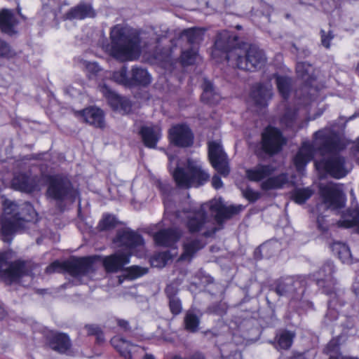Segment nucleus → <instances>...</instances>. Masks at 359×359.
Here are the masks:
<instances>
[{
    "label": "nucleus",
    "instance_id": "obj_1",
    "mask_svg": "<svg viewBox=\"0 0 359 359\" xmlns=\"http://www.w3.org/2000/svg\"><path fill=\"white\" fill-rule=\"evenodd\" d=\"M312 144L304 142L294 158V164L299 172H302L306 164L313 158L315 149L322 155L331 154L327 160L315 162L316 169L324 170L335 178L346 175L344 158L338 155V151L344 149L339 135L330 128H324L314 133Z\"/></svg>",
    "mask_w": 359,
    "mask_h": 359
},
{
    "label": "nucleus",
    "instance_id": "obj_2",
    "mask_svg": "<svg viewBox=\"0 0 359 359\" xmlns=\"http://www.w3.org/2000/svg\"><path fill=\"white\" fill-rule=\"evenodd\" d=\"M230 39L229 33L224 31L219 33L215 41L217 48L226 52V59L233 62L237 68L249 72H256L262 69L267 62L264 51L255 45L245 47H234L229 50L226 40Z\"/></svg>",
    "mask_w": 359,
    "mask_h": 359
},
{
    "label": "nucleus",
    "instance_id": "obj_3",
    "mask_svg": "<svg viewBox=\"0 0 359 359\" xmlns=\"http://www.w3.org/2000/svg\"><path fill=\"white\" fill-rule=\"evenodd\" d=\"M36 215L32 205L28 202L18 205L13 201L5 199L1 217L2 240L11 242L13 236L27 227L28 222Z\"/></svg>",
    "mask_w": 359,
    "mask_h": 359
},
{
    "label": "nucleus",
    "instance_id": "obj_4",
    "mask_svg": "<svg viewBox=\"0 0 359 359\" xmlns=\"http://www.w3.org/2000/svg\"><path fill=\"white\" fill-rule=\"evenodd\" d=\"M110 54L118 60H133L140 55V39L129 29L115 25L110 32Z\"/></svg>",
    "mask_w": 359,
    "mask_h": 359
},
{
    "label": "nucleus",
    "instance_id": "obj_5",
    "mask_svg": "<svg viewBox=\"0 0 359 359\" xmlns=\"http://www.w3.org/2000/svg\"><path fill=\"white\" fill-rule=\"evenodd\" d=\"M170 169L171 165L175 163L176 167L171 171L176 184L180 188L189 189L191 187H199L209 181L210 175L203 168L199 161L187 159V170L180 166L176 156L169 155Z\"/></svg>",
    "mask_w": 359,
    "mask_h": 359
},
{
    "label": "nucleus",
    "instance_id": "obj_6",
    "mask_svg": "<svg viewBox=\"0 0 359 359\" xmlns=\"http://www.w3.org/2000/svg\"><path fill=\"white\" fill-rule=\"evenodd\" d=\"M208 209V203H203L198 210H184L175 212V217L181 219L189 232L196 233L201 232L205 237L215 234L217 229L210 226L206 210Z\"/></svg>",
    "mask_w": 359,
    "mask_h": 359
},
{
    "label": "nucleus",
    "instance_id": "obj_7",
    "mask_svg": "<svg viewBox=\"0 0 359 359\" xmlns=\"http://www.w3.org/2000/svg\"><path fill=\"white\" fill-rule=\"evenodd\" d=\"M41 183L46 186L45 196L48 200L63 202L74 198L75 190L68 177L60 175H45Z\"/></svg>",
    "mask_w": 359,
    "mask_h": 359
},
{
    "label": "nucleus",
    "instance_id": "obj_8",
    "mask_svg": "<svg viewBox=\"0 0 359 359\" xmlns=\"http://www.w3.org/2000/svg\"><path fill=\"white\" fill-rule=\"evenodd\" d=\"M93 269V259L82 257L60 262L55 261L46 269V273L55 272H67L74 278H79Z\"/></svg>",
    "mask_w": 359,
    "mask_h": 359
},
{
    "label": "nucleus",
    "instance_id": "obj_9",
    "mask_svg": "<svg viewBox=\"0 0 359 359\" xmlns=\"http://www.w3.org/2000/svg\"><path fill=\"white\" fill-rule=\"evenodd\" d=\"M320 194L323 203L318 205V208L337 210L342 208L345 204V196L339 187L332 182L320 185Z\"/></svg>",
    "mask_w": 359,
    "mask_h": 359
},
{
    "label": "nucleus",
    "instance_id": "obj_10",
    "mask_svg": "<svg viewBox=\"0 0 359 359\" xmlns=\"http://www.w3.org/2000/svg\"><path fill=\"white\" fill-rule=\"evenodd\" d=\"M27 262L16 261L8 264L4 255L0 253V278L7 283L17 282L19 279L29 275L30 271Z\"/></svg>",
    "mask_w": 359,
    "mask_h": 359
},
{
    "label": "nucleus",
    "instance_id": "obj_11",
    "mask_svg": "<svg viewBox=\"0 0 359 359\" xmlns=\"http://www.w3.org/2000/svg\"><path fill=\"white\" fill-rule=\"evenodd\" d=\"M287 140L276 128L269 126L262 135V147L269 154L273 155L282 150Z\"/></svg>",
    "mask_w": 359,
    "mask_h": 359
},
{
    "label": "nucleus",
    "instance_id": "obj_12",
    "mask_svg": "<svg viewBox=\"0 0 359 359\" xmlns=\"http://www.w3.org/2000/svg\"><path fill=\"white\" fill-rule=\"evenodd\" d=\"M208 158L212 166L222 175L227 176L230 168L226 153L220 142L212 141L208 143Z\"/></svg>",
    "mask_w": 359,
    "mask_h": 359
},
{
    "label": "nucleus",
    "instance_id": "obj_13",
    "mask_svg": "<svg viewBox=\"0 0 359 359\" xmlns=\"http://www.w3.org/2000/svg\"><path fill=\"white\" fill-rule=\"evenodd\" d=\"M208 209L215 214V219L222 222L240 213L244 208L241 205L226 206L221 198H214L208 202Z\"/></svg>",
    "mask_w": 359,
    "mask_h": 359
},
{
    "label": "nucleus",
    "instance_id": "obj_14",
    "mask_svg": "<svg viewBox=\"0 0 359 359\" xmlns=\"http://www.w3.org/2000/svg\"><path fill=\"white\" fill-rule=\"evenodd\" d=\"M111 343L126 359H142L145 353L144 348L120 337L112 338Z\"/></svg>",
    "mask_w": 359,
    "mask_h": 359
},
{
    "label": "nucleus",
    "instance_id": "obj_15",
    "mask_svg": "<svg viewBox=\"0 0 359 359\" xmlns=\"http://www.w3.org/2000/svg\"><path fill=\"white\" fill-rule=\"evenodd\" d=\"M114 243L117 247L124 248L123 252H130L131 254L134 248L142 246L144 243L140 234L129 229L119 231L114 239Z\"/></svg>",
    "mask_w": 359,
    "mask_h": 359
},
{
    "label": "nucleus",
    "instance_id": "obj_16",
    "mask_svg": "<svg viewBox=\"0 0 359 359\" xmlns=\"http://www.w3.org/2000/svg\"><path fill=\"white\" fill-rule=\"evenodd\" d=\"M41 177L30 176L20 173L16 175L12 180V186L16 189L26 193H32L41 190Z\"/></svg>",
    "mask_w": 359,
    "mask_h": 359
},
{
    "label": "nucleus",
    "instance_id": "obj_17",
    "mask_svg": "<svg viewBox=\"0 0 359 359\" xmlns=\"http://www.w3.org/2000/svg\"><path fill=\"white\" fill-rule=\"evenodd\" d=\"M170 140L175 145L188 147L193 144L194 135L190 128L184 124L173 126L169 131Z\"/></svg>",
    "mask_w": 359,
    "mask_h": 359
},
{
    "label": "nucleus",
    "instance_id": "obj_18",
    "mask_svg": "<svg viewBox=\"0 0 359 359\" xmlns=\"http://www.w3.org/2000/svg\"><path fill=\"white\" fill-rule=\"evenodd\" d=\"M130 257L131 253L130 252L118 250L115 253L104 258V267L109 273L122 271L124 266L130 262Z\"/></svg>",
    "mask_w": 359,
    "mask_h": 359
},
{
    "label": "nucleus",
    "instance_id": "obj_19",
    "mask_svg": "<svg viewBox=\"0 0 359 359\" xmlns=\"http://www.w3.org/2000/svg\"><path fill=\"white\" fill-rule=\"evenodd\" d=\"M46 339L48 346L60 353H66L72 347L69 337L65 333L50 331L46 334Z\"/></svg>",
    "mask_w": 359,
    "mask_h": 359
},
{
    "label": "nucleus",
    "instance_id": "obj_20",
    "mask_svg": "<svg viewBox=\"0 0 359 359\" xmlns=\"http://www.w3.org/2000/svg\"><path fill=\"white\" fill-rule=\"evenodd\" d=\"M334 272V266L332 262L326 263L320 269V273L322 276H325V279H322L318 281L320 286L323 287V292L329 295L330 297L335 299L337 297L335 285L336 280L332 277Z\"/></svg>",
    "mask_w": 359,
    "mask_h": 359
},
{
    "label": "nucleus",
    "instance_id": "obj_21",
    "mask_svg": "<svg viewBox=\"0 0 359 359\" xmlns=\"http://www.w3.org/2000/svg\"><path fill=\"white\" fill-rule=\"evenodd\" d=\"M182 231L178 229H167L154 234V240L157 245L172 248L179 241Z\"/></svg>",
    "mask_w": 359,
    "mask_h": 359
},
{
    "label": "nucleus",
    "instance_id": "obj_22",
    "mask_svg": "<svg viewBox=\"0 0 359 359\" xmlns=\"http://www.w3.org/2000/svg\"><path fill=\"white\" fill-rule=\"evenodd\" d=\"M19 21L13 12L9 9H2L0 11V30L2 33L10 36L18 34Z\"/></svg>",
    "mask_w": 359,
    "mask_h": 359
},
{
    "label": "nucleus",
    "instance_id": "obj_23",
    "mask_svg": "<svg viewBox=\"0 0 359 359\" xmlns=\"http://www.w3.org/2000/svg\"><path fill=\"white\" fill-rule=\"evenodd\" d=\"M205 244L198 238L187 237L182 242V253L179 257V261L190 262L196 253L203 249Z\"/></svg>",
    "mask_w": 359,
    "mask_h": 359
},
{
    "label": "nucleus",
    "instance_id": "obj_24",
    "mask_svg": "<svg viewBox=\"0 0 359 359\" xmlns=\"http://www.w3.org/2000/svg\"><path fill=\"white\" fill-rule=\"evenodd\" d=\"M300 286V281L295 277L287 276L278 280L275 291L279 296L291 295L293 297Z\"/></svg>",
    "mask_w": 359,
    "mask_h": 359
},
{
    "label": "nucleus",
    "instance_id": "obj_25",
    "mask_svg": "<svg viewBox=\"0 0 359 359\" xmlns=\"http://www.w3.org/2000/svg\"><path fill=\"white\" fill-rule=\"evenodd\" d=\"M79 114L89 124L100 128L104 127V113L100 109L90 107L79 111Z\"/></svg>",
    "mask_w": 359,
    "mask_h": 359
},
{
    "label": "nucleus",
    "instance_id": "obj_26",
    "mask_svg": "<svg viewBox=\"0 0 359 359\" xmlns=\"http://www.w3.org/2000/svg\"><path fill=\"white\" fill-rule=\"evenodd\" d=\"M144 145L149 148H155L161 137V130L158 126H145L140 131Z\"/></svg>",
    "mask_w": 359,
    "mask_h": 359
},
{
    "label": "nucleus",
    "instance_id": "obj_27",
    "mask_svg": "<svg viewBox=\"0 0 359 359\" xmlns=\"http://www.w3.org/2000/svg\"><path fill=\"white\" fill-rule=\"evenodd\" d=\"M95 13L90 4H80L74 8H72L65 15L66 20H83L86 18H93Z\"/></svg>",
    "mask_w": 359,
    "mask_h": 359
},
{
    "label": "nucleus",
    "instance_id": "obj_28",
    "mask_svg": "<svg viewBox=\"0 0 359 359\" xmlns=\"http://www.w3.org/2000/svg\"><path fill=\"white\" fill-rule=\"evenodd\" d=\"M271 88L262 84H256L252 87L250 97L257 106L265 107L267 101L271 98Z\"/></svg>",
    "mask_w": 359,
    "mask_h": 359
},
{
    "label": "nucleus",
    "instance_id": "obj_29",
    "mask_svg": "<svg viewBox=\"0 0 359 359\" xmlns=\"http://www.w3.org/2000/svg\"><path fill=\"white\" fill-rule=\"evenodd\" d=\"M274 171V168L271 165H258L253 168L248 169L246 175L251 181L259 182L269 177Z\"/></svg>",
    "mask_w": 359,
    "mask_h": 359
},
{
    "label": "nucleus",
    "instance_id": "obj_30",
    "mask_svg": "<svg viewBox=\"0 0 359 359\" xmlns=\"http://www.w3.org/2000/svg\"><path fill=\"white\" fill-rule=\"evenodd\" d=\"M289 182L288 175L286 173H281L273 177H268L261 183V189L264 191L282 189Z\"/></svg>",
    "mask_w": 359,
    "mask_h": 359
},
{
    "label": "nucleus",
    "instance_id": "obj_31",
    "mask_svg": "<svg viewBox=\"0 0 359 359\" xmlns=\"http://www.w3.org/2000/svg\"><path fill=\"white\" fill-rule=\"evenodd\" d=\"M337 225L346 229L358 226L359 230V209L347 210L343 212L341 218L337 222Z\"/></svg>",
    "mask_w": 359,
    "mask_h": 359
},
{
    "label": "nucleus",
    "instance_id": "obj_32",
    "mask_svg": "<svg viewBox=\"0 0 359 359\" xmlns=\"http://www.w3.org/2000/svg\"><path fill=\"white\" fill-rule=\"evenodd\" d=\"M132 86H147L151 83V76L147 69L140 67L132 69V77L130 78Z\"/></svg>",
    "mask_w": 359,
    "mask_h": 359
},
{
    "label": "nucleus",
    "instance_id": "obj_33",
    "mask_svg": "<svg viewBox=\"0 0 359 359\" xmlns=\"http://www.w3.org/2000/svg\"><path fill=\"white\" fill-rule=\"evenodd\" d=\"M295 337V333L290 331L285 330L277 334L276 337V348L280 350H287L289 349L293 343V340Z\"/></svg>",
    "mask_w": 359,
    "mask_h": 359
},
{
    "label": "nucleus",
    "instance_id": "obj_34",
    "mask_svg": "<svg viewBox=\"0 0 359 359\" xmlns=\"http://www.w3.org/2000/svg\"><path fill=\"white\" fill-rule=\"evenodd\" d=\"M203 92L201 95V99L203 102L212 104L218 102L219 100V96L215 93L212 83L204 79L203 84Z\"/></svg>",
    "mask_w": 359,
    "mask_h": 359
},
{
    "label": "nucleus",
    "instance_id": "obj_35",
    "mask_svg": "<svg viewBox=\"0 0 359 359\" xmlns=\"http://www.w3.org/2000/svg\"><path fill=\"white\" fill-rule=\"evenodd\" d=\"M205 29L202 28H191L184 30L182 36H184L187 41L191 44H198L203 40Z\"/></svg>",
    "mask_w": 359,
    "mask_h": 359
},
{
    "label": "nucleus",
    "instance_id": "obj_36",
    "mask_svg": "<svg viewBox=\"0 0 359 359\" xmlns=\"http://www.w3.org/2000/svg\"><path fill=\"white\" fill-rule=\"evenodd\" d=\"M200 317L191 311H188L184 318L185 329L190 332H196L198 330Z\"/></svg>",
    "mask_w": 359,
    "mask_h": 359
},
{
    "label": "nucleus",
    "instance_id": "obj_37",
    "mask_svg": "<svg viewBox=\"0 0 359 359\" xmlns=\"http://www.w3.org/2000/svg\"><path fill=\"white\" fill-rule=\"evenodd\" d=\"M110 105L115 111H118L123 114L130 113L132 109L130 101L119 95L113 100Z\"/></svg>",
    "mask_w": 359,
    "mask_h": 359
},
{
    "label": "nucleus",
    "instance_id": "obj_38",
    "mask_svg": "<svg viewBox=\"0 0 359 359\" xmlns=\"http://www.w3.org/2000/svg\"><path fill=\"white\" fill-rule=\"evenodd\" d=\"M276 84L279 93L286 99L290 93L291 87V80L286 76H278L276 77Z\"/></svg>",
    "mask_w": 359,
    "mask_h": 359
},
{
    "label": "nucleus",
    "instance_id": "obj_39",
    "mask_svg": "<svg viewBox=\"0 0 359 359\" xmlns=\"http://www.w3.org/2000/svg\"><path fill=\"white\" fill-rule=\"evenodd\" d=\"M296 71L299 76L306 81L313 79L312 66L307 62H298L296 66Z\"/></svg>",
    "mask_w": 359,
    "mask_h": 359
},
{
    "label": "nucleus",
    "instance_id": "obj_40",
    "mask_svg": "<svg viewBox=\"0 0 359 359\" xmlns=\"http://www.w3.org/2000/svg\"><path fill=\"white\" fill-rule=\"evenodd\" d=\"M127 68L126 67H123L118 71H116L113 73L112 79L116 83L122 84L126 86H131L132 81L130 78L128 77L127 75Z\"/></svg>",
    "mask_w": 359,
    "mask_h": 359
},
{
    "label": "nucleus",
    "instance_id": "obj_41",
    "mask_svg": "<svg viewBox=\"0 0 359 359\" xmlns=\"http://www.w3.org/2000/svg\"><path fill=\"white\" fill-rule=\"evenodd\" d=\"M279 250V244L276 241H268L259 248L264 257H270Z\"/></svg>",
    "mask_w": 359,
    "mask_h": 359
},
{
    "label": "nucleus",
    "instance_id": "obj_42",
    "mask_svg": "<svg viewBox=\"0 0 359 359\" xmlns=\"http://www.w3.org/2000/svg\"><path fill=\"white\" fill-rule=\"evenodd\" d=\"M171 259L168 252H161L155 255L151 258V264L157 268L164 267L168 262Z\"/></svg>",
    "mask_w": 359,
    "mask_h": 359
},
{
    "label": "nucleus",
    "instance_id": "obj_43",
    "mask_svg": "<svg viewBox=\"0 0 359 359\" xmlns=\"http://www.w3.org/2000/svg\"><path fill=\"white\" fill-rule=\"evenodd\" d=\"M312 194L313 191L309 188L297 189L294 191L292 198L297 203L302 204L304 203Z\"/></svg>",
    "mask_w": 359,
    "mask_h": 359
},
{
    "label": "nucleus",
    "instance_id": "obj_44",
    "mask_svg": "<svg viewBox=\"0 0 359 359\" xmlns=\"http://www.w3.org/2000/svg\"><path fill=\"white\" fill-rule=\"evenodd\" d=\"M16 55V52L8 43L0 38V57L12 58Z\"/></svg>",
    "mask_w": 359,
    "mask_h": 359
},
{
    "label": "nucleus",
    "instance_id": "obj_45",
    "mask_svg": "<svg viewBox=\"0 0 359 359\" xmlns=\"http://www.w3.org/2000/svg\"><path fill=\"white\" fill-rule=\"evenodd\" d=\"M117 224L115 217L112 215L104 216L100 222L98 228L100 231H106L114 228Z\"/></svg>",
    "mask_w": 359,
    "mask_h": 359
},
{
    "label": "nucleus",
    "instance_id": "obj_46",
    "mask_svg": "<svg viewBox=\"0 0 359 359\" xmlns=\"http://www.w3.org/2000/svg\"><path fill=\"white\" fill-rule=\"evenodd\" d=\"M336 248L339 250L338 256L339 258L344 263H348L351 261V255L349 248L343 244L337 243L336 244Z\"/></svg>",
    "mask_w": 359,
    "mask_h": 359
},
{
    "label": "nucleus",
    "instance_id": "obj_47",
    "mask_svg": "<svg viewBox=\"0 0 359 359\" xmlns=\"http://www.w3.org/2000/svg\"><path fill=\"white\" fill-rule=\"evenodd\" d=\"M198 56V51L195 49H191L182 52L181 59L183 65H190L194 63Z\"/></svg>",
    "mask_w": 359,
    "mask_h": 359
},
{
    "label": "nucleus",
    "instance_id": "obj_48",
    "mask_svg": "<svg viewBox=\"0 0 359 359\" xmlns=\"http://www.w3.org/2000/svg\"><path fill=\"white\" fill-rule=\"evenodd\" d=\"M127 276L130 279L137 278L148 272V269L140 267L138 266H133L127 269Z\"/></svg>",
    "mask_w": 359,
    "mask_h": 359
},
{
    "label": "nucleus",
    "instance_id": "obj_49",
    "mask_svg": "<svg viewBox=\"0 0 359 359\" xmlns=\"http://www.w3.org/2000/svg\"><path fill=\"white\" fill-rule=\"evenodd\" d=\"M99 89L100 92L104 95V96L107 99L109 104H111V102H113V100L118 97V95L111 90L106 84L100 85Z\"/></svg>",
    "mask_w": 359,
    "mask_h": 359
},
{
    "label": "nucleus",
    "instance_id": "obj_50",
    "mask_svg": "<svg viewBox=\"0 0 359 359\" xmlns=\"http://www.w3.org/2000/svg\"><path fill=\"white\" fill-rule=\"evenodd\" d=\"M320 36H321V44L327 49L330 48L331 46V41L334 39V35L332 31L330 30L328 32H325L323 29L320 30Z\"/></svg>",
    "mask_w": 359,
    "mask_h": 359
},
{
    "label": "nucleus",
    "instance_id": "obj_51",
    "mask_svg": "<svg viewBox=\"0 0 359 359\" xmlns=\"http://www.w3.org/2000/svg\"><path fill=\"white\" fill-rule=\"evenodd\" d=\"M169 308L170 312L176 316L180 314L182 311V306L180 299L177 297L169 299Z\"/></svg>",
    "mask_w": 359,
    "mask_h": 359
},
{
    "label": "nucleus",
    "instance_id": "obj_52",
    "mask_svg": "<svg viewBox=\"0 0 359 359\" xmlns=\"http://www.w3.org/2000/svg\"><path fill=\"white\" fill-rule=\"evenodd\" d=\"M243 196L249 201L255 202L259 198L260 195L258 192L255 191L250 188H246L243 190Z\"/></svg>",
    "mask_w": 359,
    "mask_h": 359
},
{
    "label": "nucleus",
    "instance_id": "obj_53",
    "mask_svg": "<svg viewBox=\"0 0 359 359\" xmlns=\"http://www.w3.org/2000/svg\"><path fill=\"white\" fill-rule=\"evenodd\" d=\"M80 63L90 72L97 73L100 71V67L96 62H90L81 59Z\"/></svg>",
    "mask_w": 359,
    "mask_h": 359
},
{
    "label": "nucleus",
    "instance_id": "obj_54",
    "mask_svg": "<svg viewBox=\"0 0 359 359\" xmlns=\"http://www.w3.org/2000/svg\"><path fill=\"white\" fill-rule=\"evenodd\" d=\"M165 293L168 300L177 298L178 288L172 284L168 285L165 289Z\"/></svg>",
    "mask_w": 359,
    "mask_h": 359
},
{
    "label": "nucleus",
    "instance_id": "obj_55",
    "mask_svg": "<svg viewBox=\"0 0 359 359\" xmlns=\"http://www.w3.org/2000/svg\"><path fill=\"white\" fill-rule=\"evenodd\" d=\"M318 228L323 233L326 232L329 229V224H327L324 216L319 215L317 218Z\"/></svg>",
    "mask_w": 359,
    "mask_h": 359
},
{
    "label": "nucleus",
    "instance_id": "obj_56",
    "mask_svg": "<svg viewBox=\"0 0 359 359\" xmlns=\"http://www.w3.org/2000/svg\"><path fill=\"white\" fill-rule=\"evenodd\" d=\"M296 118V112H287L282 118L281 121L287 126H290Z\"/></svg>",
    "mask_w": 359,
    "mask_h": 359
},
{
    "label": "nucleus",
    "instance_id": "obj_57",
    "mask_svg": "<svg viewBox=\"0 0 359 359\" xmlns=\"http://www.w3.org/2000/svg\"><path fill=\"white\" fill-rule=\"evenodd\" d=\"M332 302H329L328 306V312L326 314V318H327L330 320H336L338 317V313L334 309L331 308Z\"/></svg>",
    "mask_w": 359,
    "mask_h": 359
},
{
    "label": "nucleus",
    "instance_id": "obj_58",
    "mask_svg": "<svg viewBox=\"0 0 359 359\" xmlns=\"http://www.w3.org/2000/svg\"><path fill=\"white\" fill-rule=\"evenodd\" d=\"M156 186L159 189V190L162 192L163 195L167 194V193L170 191V187L168 184H163L160 180H156L155 182Z\"/></svg>",
    "mask_w": 359,
    "mask_h": 359
},
{
    "label": "nucleus",
    "instance_id": "obj_59",
    "mask_svg": "<svg viewBox=\"0 0 359 359\" xmlns=\"http://www.w3.org/2000/svg\"><path fill=\"white\" fill-rule=\"evenodd\" d=\"M85 329L87 330L88 335H95L101 330L98 326L95 325H86Z\"/></svg>",
    "mask_w": 359,
    "mask_h": 359
},
{
    "label": "nucleus",
    "instance_id": "obj_60",
    "mask_svg": "<svg viewBox=\"0 0 359 359\" xmlns=\"http://www.w3.org/2000/svg\"><path fill=\"white\" fill-rule=\"evenodd\" d=\"M174 359H205V355L200 352H196L187 358H182L180 356H175Z\"/></svg>",
    "mask_w": 359,
    "mask_h": 359
},
{
    "label": "nucleus",
    "instance_id": "obj_61",
    "mask_svg": "<svg viewBox=\"0 0 359 359\" xmlns=\"http://www.w3.org/2000/svg\"><path fill=\"white\" fill-rule=\"evenodd\" d=\"M212 184L215 189H218L222 187L223 183L219 176L215 175L212 179Z\"/></svg>",
    "mask_w": 359,
    "mask_h": 359
},
{
    "label": "nucleus",
    "instance_id": "obj_62",
    "mask_svg": "<svg viewBox=\"0 0 359 359\" xmlns=\"http://www.w3.org/2000/svg\"><path fill=\"white\" fill-rule=\"evenodd\" d=\"M330 359H359V358H356V357L355 358V357L343 356L341 354H339L337 356L331 355L330 357Z\"/></svg>",
    "mask_w": 359,
    "mask_h": 359
},
{
    "label": "nucleus",
    "instance_id": "obj_63",
    "mask_svg": "<svg viewBox=\"0 0 359 359\" xmlns=\"http://www.w3.org/2000/svg\"><path fill=\"white\" fill-rule=\"evenodd\" d=\"M95 336L97 338V341L99 343L103 342L104 341V335H103L102 330H100L98 333H97L95 334Z\"/></svg>",
    "mask_w": 359,
    "mask_h": 359
},
{
    "label": "nucleus",
    "instance_id": "obj_64",
    "mask_svg": "<svg viewBox=\"0 0 359 359\" xmlns=\"http://www.w3.org/2000/svg\"><path fill=\"white\" fill-rule=\"evenodd\" d=\"M331 346H337V347L338 346H337V345L335 344V343H334V342H333V341H330V342L327 344V346L326 348L325 349V352L326 353H330L331 352V351H332V350H331V348H331Z\"/></svg>",
    "mask_w": 359,
    "mask_h": 359
}]
</instances>
